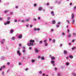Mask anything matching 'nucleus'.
Returning a JSON list of instances; mask_svg holds the SVG:
<instances>
[{
	"mask_svg": "<svg viewBox=\"0 0 76 76\" xmlns=\"http://www.w3.org/2000/svg\"><path fill=\"white\" fill-rule=\"evenodd\" d=\"M39 50L38 49V48H34V52L35 53L37 54L39 53Z\"/></svg>",
	"mask_w": 76,
	"mask_h": 76,
	"instance_id": "f257e3e1",
	"label": "nucleus"
},
{
	"mask_svg": "<svg viewBox=\"0 0 76 76\" xmlns=\"http://www.w3.org/2000/svg\"><path fill=\"white\" fill-rule=\"evenodd\" d=\"M19 50H20V48H18V50H17V53L18 56H20L21 55V53H20V52Z\"/></svg>",
	"mask_w": 76,
	"mask_h": 76,
	"instance_id": "f03ea898",
	"label": "nucleus"
},
{
	"mask_svg": "<svg viewBox=\"0 0 76 76\" xmlns=\"http://www.w3.org/2000/svg\"><path fill=\"white\" fill-rule=\"evenodd\" d=\"M10 23V21L9 20H7L6 22L4 23V25H9Z\"/></svg>",
	"mask_w": 76,
	"mask_h": 76,
	"instance_id": "7ed1b4c3",
	"label": "nucleus"
},
{
	"mask_svg": "<svg viewBox=\"0 0 76 76\" xmlns=\"http://www.w3.org/2000/svg\"><path fill=\"white\" fill-rule=\"evenodd\" d=\"M34 43H32L31 42H29L28 43H27V45L28 47H31V46H33L34 45Z\"/></svg>",
	"mask_w": 76,
	"mask_h": 76,
	"instance_id": "20e7f679",
	"label": "nucleus"
},
{
	"mask_svg": "<svg viewBox=\"0 0 76 76\" xmlns=\"http://www.w3.org/2000/svg\"><path fill=\"white\" fill-rule=\"evenodd\" d=\"M34 31H40V28H34Z\"/></svg>",
	"mask_w": 76,
	"mask_h": 76,
	"instance_id": "39448f33",
	"label": "nucleus"
},
{
	"mask_svg": "<svg viewBox=\"0 0 76 76\" xmlns=\"http://www.w3.org/2000/svg\"><path fill=\"white\" fill-rule=\"evenodd\" d=\"M71 19L72 20L73 19L75 18V14L74 13H72L71 15Z\"/></svg>",
	"mask_w": 76,
	"mask_h": 76,
	"instance_id": "423d86ee",
	"label": "nucleus"
},
{
	"mask_svg": "<svg viewBox=\"0 0 76 76\" xmlns=\"http://www.w3.org/2000/svg\"><path fill=\"white\" fill-rule=\"evenodd\" d=\"M22 34H20L18 36V38L19 39H21L22 38Z\"/></svg>",
	"mask_w": 76,
	"mask_h": 76,
	"instance_id": "0eeeda50",
	"label": "nucleus"
},
{
	"mask_svg": "<svg viewBox=\"0 0 76 76\" xmlns=\"http://www.w3.org/2000/svg\"><path fill=\"white\" fill-rule=\"evenodd\" d=\"M50 13L52 16H55V15H54V12L53 11L50 12Z\"/></svg>",
	"mask_w": 76,
	"mask_h": 76,
	"instance_id": "6e6552de",
	"label": "nucleus"
},
{
	"mask_svg": "<svg viewBox=\"0 0 76 76\" xmlns=\"http://www.w3.org/2000/svg\"><path fill=\"white\" fill-rule=\"evenodd\" d=\"M5 67H6V66L4 65L1 66L0 68V71H1L2 69H4Z\"/></svg>",
	"mask_w": 76,
	"mask_h": 76,
	"instance_id": "1a4fd4ad",
	"label": "nucleus"
},
{
	"mask_svg": "<svg viewBox=\"0 0 76 76\" xmlns=\"http://www.w3.org/2000/svg\"><path fill=\"white\" fill-rule=\"evenodd\" d=\"M5 41V39H3L1 40V44H4V42Z\"/></svg>",
	"mask_w": 76,
	"mask_h": 76,
	"instance_id": "9d476101",
	"label": "nucleus"
},
{
	"mask_svg": "<svg viewBox=\"0 0 76 76\" xmlns=\"http://www.w3.org/2000/svg\"><path fill=\"white\" fill-rule=\"evenodd\" d=\"M58 25H56V28H58L59 26H60V25L61 23L60 22H58L57 23Z\"/></svg>",
	"mask_w": 76,
	"mask_h": 76,
	"instance_id": "9b49d317",
	"label": "nucleus"
},
{
	"mask_svg": "<svg viewBox=\"0 0 76 76\" xmlns=\"http://www.w3.org/2000/svg\"><path fill=\"white\" fill-rule=\"evenodd\" d=\"M14 32V30L13 29H11L10 31V33L11 34H12L13 32Z\"/></svg>",
	"mask_w": 76,
	"mask_h": 76,
	"instance_id": "f8f14e48",
	"label": "nucleus"
},
{
	"mask_svg": "<svg viewBox=\"0 0 76 76\" xmlns=\"http://www.w3.org/2000/svg\"><path fill=\"white\" fill-rule=\"evenodd\" d=\"M55 3H57L58 4H60L61 3V1H55Z\"/></svg>",
	"mask_w": 76,
	"mask_h": 76,
	"instance_id": "ddd939ff",
	"label": "nucleus"
},
{
	"mask_svg": "<svg viewBox=\"0 0 76 76\" xmlns=\"http://www.w3.org/2000/svg\"><path fill=\"white\" fill-rule=\"evenodd\" d=\"M30 42H32V43H34L35 42V40H34L31 39L29 41Z\"/></svg>",
	"mask_w": 76,
	"mask_h": 76,
	"instance_id": "4468645a",
	"label": "nucleus"
},
{
	"mask_svg": "<svg viewBox=\"0 0 76 76\" xmlns=\"http://www.w3.org/2000/svg\"><path fill=\"white\" fill-rule=\"evenodd\" d=\"M42 9H43L42 7H38V10H39V11H41V10H42Z\"/></svg>",
	"mask_w": 76,
	"mask_h": 76,
	"instance_id": "2eb2a0df",
	"label": "nucleus"
},
{
	"mask_svg": "<svg viewBox=\"0 0 76 76\" xmlns=\"http://www.w3.org/2000/svg\"><path fill=\"white\" fill-rule=\"evenodd\" d=\"M56 59V58L54 56H52L51 58V60H54Z\"/></svg>",
	"mask_w": 76,
	"mask_h": 76,
	"instance_id": "dca6fc26",
	"label": "nucleus"
},
{
	"mask_svg": "<svg viewBox=\"0 0 76 76\" xmlns=\"http://www.w3.org/2000/svg\"><path fill=\"white\" fill-rule=\"evenodd\" d=\"M35 62V60L32 59L31 60V62L32 63H34Z\"/></svg>",
	"mask_w": 76,
	"mask_h": 76,
	"instance_id": "f3484780",
	"label": "nucleus"
},
{
	"mask_svg": "<svg viewBox=\"0 0 76 76\" xmlns=\"http://www.w3.org/2000/svg\"><path fill=\"white\" fill-rule=\"evenodd\" d=\"M52 24H56V20H53L52 22Z\"/></svg>",
	"mask_w": 76,
	"mask_h": 76,
	"instance_id": "a211bd4d",
	"label": "nucleus"
},
{
	"mask_svg": "<svg viewBox=\"0 0 76 76\" xmlns=\"http://www.w3.org/2000/svg\"><path fill=\"white\" fill-rule=\"evenodd\" d=\"M64 54H67V50H64Z\"/></svg>",
	"mask_w": 76,
	"mask_h": 76,
	"instance_id": "6ab92c4d",
	"label": "nucleus"
},
{
	"mask_svg": "<svg viewBox=\"0 0 76 76\" xmlns=\"http://www.w3.org/2000/svg\"><path fill=\"white\" fill-rule=\"evenodd\" d=\"M69 57L71 59L73 58V56L72 55H69Z\"/></svg>",
	"mask_w": 76,
	"mask_h": 76,
	"instance_id": "aec40b11",
	"label": "nucleus"
},
{
	"mask_svg": "<svg viewBox=\"0 0 76 76\" xmlns=\"http://www.w3.org/2000/svg\"><path fill=\"white\" fill-rule=\"evenodd\" d=\"M40 59H41V60H45V58L43 56L40 58Z\"/></svg>",
	"mask_w": 76,
	"mask_h": 76,
	"instance_id": "412c9836",
	"label": "nucleus"
},
{
	"mask_svg": "<svg viewBox=\"0 0 76 76\" xmlns=\"http://www.w3.org/2000/svg\"><path fill=\"white\" fill-rule=\"evenodd\" d=\"M76 47H74L72 48V50H75L76 49Z\"/></svg>",
	"mask_w": 76,
	"mask_h": 76,
	"instance_id": "4be33fe9",
	"label": "nucleus"
},
{
	"mask_svg": "<svg viewBox=\"0 0 76 76\" xmlns=\"http://www.w3.org/2000/svg\"><path fill=\"white\" fill-rule=\"evenodd\" d=\"M72 37V34H69L68 35V38H70Z\"/></svg>",
	"mask_w": 76,
	"mask_h": 76,
	"instance_id": "5701e85b",
	"label": "nucleus"
},
{
	"mask_svg": "<svg viewBox=\"0 0 76 76\" xmlns=\"http://www.w3.org/2000/svg\"><path fill=\"white\" fill-rule=\"evenodd\" d=\"M69 63L68 62H66L65 64V65H66V66H69Z\"/></svg>",
	"mask_w": 76,
	"mask_h": 76,
	"instance_id": "b1692460",
	"label": "nucleus"
},
{
	"mask_svg": "<svg viewBox=\"0 0 76 76\" xmlns=\"http://www.w3.org/2000/svg\"><path fill=\"white\" fill-rule=\"evenodd\" d=\"M51 64H54V63H55V62L54 61L52 60L51 61Z\"/></svg>",
	"mask_w": 76,
	"mask_h": 76,
	"instance_id": "393cba45",
	"label": "nucleus"
},
{
	"mask_svg": "<svg viewBox=\"0 0 76 76\" xmlns=\"http://www.w3.org/2000/svg\"><path fill=\"white\" fill-rule=\"evenodd\" d=\"M7 19L8 20H10L11 18L10 17H7Z\"/></svg>",
	"mask_w": 76,
	"mask_h": 76,
	"instance_id": "a878e982",
	"label": "nucleus"
},
{
	"mask_svg": "<svg viewBox=\"0 0 76 76\" xmlns=\"http://www.w3.org/2000/svg\"><path fill=\"white\" fill-rule=\"evenodd\" d=\"M1 60H4L5 58V57L4 56H2L1 58Z\"/></svg>",
	"mask_w": 76,
	"mask_h": 76,
	"instance_id": "bb28decb",
	"label": "nucleus"
},
{
	"mask_svg": "<svg viewBox=\"0 0 76 76\" xmlns=\"http://www.w3.org/2000/svg\"><path fill=\"white\" fill-rule=\"evenodd\" d=\"M76 9V6H75L73 8V10L74 11H75V10Z\"/></svg>",
	"mask_w": 76,
	"mask_h": 76,
	"instance_id": "cd10ccee",
	"label": "nucleus"
},
{
	"mask_svg": "<svg viewBox=\"0 0 76 76\" xmlns=\"http://www.w3.org/2000/svg\"><path fill=\"white\" fill-rule=\"evenodd\" d=\"M72 75L73 76H76V73H72Z\"/></svg>",
	"mask_w": 76,
	"mask_h": 76,
	"instance_id": "c85d7f7f",
	"label": "nucleus"
},
{
	"mask_svg": "<svg viewBox=\"0 0 76 76\" xmlns=\"http://www.w3.org/2000/svg\"><path fill=\"white\" fill-rule=\"evenodd\" d=\"M44 45H45V46H46V47L48 46V44L46 43H44Z\"/></svg>",
	"mask_w": 76,
	"mask_h": 76,
	"instance_id": "c756f323",
	"label": "nucleus"
},
{
	"mask_svg": "<svg viewBox=\"0 0 76 76\" xmlns=\"http://www.w3.org/2000/svg\"><path fill=\"white\" fill-rule=\"evenodd\" d=\"M7 12H9V10H5L4 11V13H7Z\"/></svg>",
	"mask_w": 76,
	"mask_h": 76,
	"instance_id": "7c9ffc66",
	"label": "nucleus"
},
{
	"mask_svg": "<svg viewBox=\"0 0 76 76\" xmlns=\"http://www.w3.org/2000/svg\"><path fill=\"white\" fill-rule=\"evenodd\" d=\"M72 24L75 23V19H73V20H72Z\"/></svg>",
	"mask_w": 76,
	"mask_h": 76,
	"instance_id": "2f4dec72",
	"label": "nucleus"
},
{
	"mask_svg": "<svg viewBox=\"0 0 76 76\" xmlns=\"http://www.w3.org/2000/svg\"><path fill=\"white\" fill-rule=\"evenodd\" d=\"M21 22H22L23 23H24L25 22V21L24 20H22L21 21Z\"/></svg>",
	"mask_w": 76,
	"mask_h": 76,
	"instance_id": "473e14b6",
	"label": "nucleus"
},
{
	"mask_svg": "<svg viewBox=\"0 0 76 76\" xmlns=\"http://www.w3.org/2000/svg\"><path fill=\"white\" fill-rule=\"evenodd\" d=\"M12 40H15V37H12Z\"/></svg>",
	"mask_w": 76,
	"mask_h": 76,
	"instance_id": "72a5a7b5",
	"label": "nucleus"
},
{
	"mask_svg": "<svg viewBox=\"0 0 76 76\" xmlns=\"http://www.w3.org/2000/svg\"><path fill=\"white\" fill-rule=\"evenodd\" d=\"M34 7H37V4H36L35 3L34 4Z\"/></svg>",
	"mask_w": 76,
	"mask_h": 76,
	"instance_id": "f704fd0d",
	"label": "nucleus"
},
{
	"mask_svg": "<svg viewBox=\"0 0 76 76\" xmlns=\"http://www.w3.org/2000/svg\"><path fill=\"white\" fill-rule=\"evenodd\" d=\"M26 52V50H23V53H25Z\"/></svg>",
	"mask_w": 76,
	"mask_h": 76,
	"instance_id": "c9c22d12",
	"label": "nucleus"
},
{
	"mask_svg": "<svg viewBox=\"0 0 76 76\" xmlns=\"http://www.w3.org/2000/svg\"><path fill=\"white\" fill-rule=\"evenodd\" d=\"M42 71H40L39 72V74H42Z\"/></svg>",
	"mask_w": 76,
	"mask_h": 76,
	"instance_id": "e433bc0d",
	"label": "nucleus"
},
{
	"mask_svg": "<svg viewBox=\"0 0 76 76\" xmlns=\"http://www.w3.org/2000/svg\"><path fill=\"white\" fill-rule=\"evenodd\" d=\"M52 42H53V43H54V42H56V40L53 39V41H52Z\"/></svg>",
	"mask_w": 76,
	"mask_h": 76,
	"instance_id": "4c0bfd02",
	"label": "nucleus"
},
{
	"mask_svg": "<svg viewBox=\"0 0 76 76\" xmlns=\"http://www.w3.org/2000/svg\"><path fill=\"white\" fill-rule=\"evenodd\" d=\"M2 75H3V76H4V72L3 71L2 74Z\"/></svg>",
	"mask_w": 76,
	"mask_h": 76,
	"instance_id": "58836bf2",
	"label": "nucleus"
},
{
	"mask_svg": "<svg viewBox=\"0 0 76 76\" xmlns=\"http://www.w3.org/2000/svg\"><path fill=\"white\" fill-rule=\"evenodd\" d=\"M44 43H46V42H47V40L45 39L44 40Z\"/></svg>",
	"mask_w": 76,
	"mask_h": 76,
	"instance_id": "ea45409f",
	"label": "nucleus"
},
{
	"mask_svg": "<svg viewBox=\"0 0 76 76\" xmlns=\"http://www.w3.org/2000/svg\"><path fill=\"white\" fill-rule=\"evenodd\" d=\"M46 5L47 6H49V5H50V3H47Z\"/></svg>",
	"mask_w": 76,
	"mask_h": 76,
	"instance_id": "a19ab883",
	"label": "nucleus"
},
{
	"mask_svg": "<svg viewBox=\"0 0 76 76\" xmlns=\"http://www.w3.org/2000/svg\"><path fill=\"white\" fill-rule=\"evenodd\" d=\"M7 65H10V63L9 62H8L7 63Z\"/></svg>",
	"mask_w": 76,
	"mask_h": 76,
	"instance_id": "79ce46f5",
	"label": "nucleus"
},
{
	"mask_svg": "<svg viewBox=\"0 0 76 76\" xmlns=\"http://www.w3.org/2000/svg\"><path fill=\"white\" fill-rule=\"evenodd\" d=\"M14 22H18V20H17L16 19H15L14 20Z\"/></svg>",
	"mask_w": 76,
	"mask_h": 76,
	"instance_id": "37998d69",
	"label": "nucleus"
},
{
	"mask_svg": "<svg viewBox=\"0 0 76 76\" xmlns=\"http://www.w3.org/2000/svg\"><path fill=\"white\" fill-rule=\"evenodd\" d=\"M39 43L40 44H42V41L41 40L39 42Z\"/></svg>",
	"mask_w": 76,
	"mask_h": 76,
	"instance_id": "c03bdc74",
	"label": "nucleus"
},
{
	"mask_svg": "<svg viewBox=\"0 0 76 76\" xmlns=\"http://www.w3.org/2000/svg\"><path fill=\"white\" fill-rule=\"evenodd\" d=\"M26 21H27V22H28V21H29V19L27 18L26 20Z\"/></svg>",
	"mask_w": 76,
	"mask_h": 76,
	"instance_id": "a18cd8bd",
	"label": "nucleus"
},
{
	"mask_svg": "<svg viewBox=\"0 0 76 76\" xmlns=\"http://www.w3.org/2000/svg\"><path fill=\"white\" fill-rule=\"evenodd\" d=\"M38 20H40V19H41V17H38Z\"/></svg>",
	"mask_w": 76,
	"mask_h": 76,
	"instance_id": "49530a36",
	"label": "nucleus"
},
{
	"mask_svg": "<svg viewBox=\"0 0 76 76\" xmlns=\"http://www.w3.org/2000/svg\"><path fill=\"white\" fill-rule=\"evenodd\" d=\"M29 49L30 50H32V47H30L29 48Z\"/></svg>",
	"mask_w": 76,
	"mask_h": 76,
	"instance_id": "de8ad7c7",
	"label": "nucleus"
},
{
	"mask_svg": "<svg viewBox=\"0 0 76 76\" xmlns=\"http://www.w3.org/2000/svg\"><path fill=\"white\" fill-rule=\"evenodd\" d=\"M13 12H10V15H13Z\"/></svg>",
	"mask_w": 76,
	"mask_h": 76,
	"instance_id": "09e8293b",
	"label": "nucleus"
},
{
	"mask_svg": "<svg viewBox=\"0 0 76 76\" xmlns=\"http://www.w3.org/2000/svg\"><path fill=\"white\" fill-rule=\"evenodd\" d=\"M65 34V33H64V32H62V35H64V34Z\"/></svg>",
	"mask_w": 76,
	"mask_h": 76,
	"instance_id": "8fccbe9b",
	"label": "nucleus"
},
{
	"mask_svg": "<svg viewBox=\"0 0 76 76\" xmlns=\"http://www.w3.org/2000/svg\"><path fill=\"white\" fill-rule=\"evenodd\" d=\"M25 70L26 71H27V70H28V68H26Z\"/></svg>",
	"mask_w": 76,
	"mask_h": 76,
	"instance_id": "3c124183",
	"label": "nucleus"
},
{
	"mask_svg": "<svg viewBox=\"0 0 76 76\" xmlns=\"http://www.w3.org/2000/svg\"><path fill=\"white\" fill-rule=\"evenodd\" d=\"M18 7H19L18 6H15V8L16 9H18Z\"/></svg>",
	"mask_w": 76,
	"mask_h": 76,
	"instance_id": "603ef678",
	"label": "nucleus"
},
{
	"mask_svg": "<svg viewBox=\"0 0 76 76\" xmlns=\"http://www.w3.org/2000/svg\"><path fill=\"white\" fill-rule=\"evenodd\" d=\"M66 21L68 23H70V22H69V20H67Z\"/></svg>",
	"mask_w": 76,
	"mask_h": 76,
	"instance_id": "864d4df0",
	"label": "nucleus"
},
{
	"mask_svg": "<svg viewBox=\"0 0 76 76\" xmlns=\"http://www.w3.org/2000/svg\"><path fill=\"white\" fill-rule=\"evenodd\" d=\"M38 58H39V59H40V58H41V56H38Z\"/></svg>",
	"mask_w": 76,
	"mask_h": 76,
	"instance_id": "5fc2aeb1",
	"label": "nucleus"
},
{
	"mask_svg": "<svg viewBox=\"0 0 76 76\" xmlns=\"http://www.w3.org/2000/svg\"><path fill=\"white\" fill-rule=\"evenodd\" d=\"M33 26V25L32 24L30 25V28H32V27Z\"/></svg>",
	"mask_w": 76,
	"mask_h": 76,
	"instance_id": "6e6d98bb",
	"label": "nucleus"
},
{
	"mask_svg": "<svg viewBox=\"0 0 76 76\" xmlns=\"http://www.w3.org/2000/svg\"><path fill=\"white\" fill-rule=\"evenodd\" d=\"M49 58H51V57H52V56H51V55H50L49 56Z\"/></svg>",
	"mask_w": 76,
	"mask_h": 76,
	"instance_id": "4d7b16f0",
	"label": "nucleus"
},
{
	"mask_svg": "<svg viewBox=\"0 0 76 76\" xmlns=\"http://www.w3.org/2000/svg\"><path fill=\"white\" fill-rule=\"evenodd\" d=\"M72 45V43L70 42L69 43V45Z\"/></svg>",
	"mask_w": 76,
	"mask_h": 76,
	"instance_id": "13d9d810",
	"label": "nucleus"
},
{
	"mask_svg": "<svg viewBox=\"0 0 76 76\" xmlns=\"http://www.w3.org/2000/svg\"><path fill=\"white\" fill-rule=\"evenodd\" d=\"M3 18H0V20H2Z\"/></svg>",
	"mask_w": 76,
	"mask_h": 76,
	"instance_id": "bf43d9fd",
	"label": "nucleus"
},
{
	"mask_svg": "<svg viewBox=\"0 0 76 76\" xmlns=\"http://www.w3.org/2000/svg\"><path fill=\"white\" fill-rule=\"evenodd\" d=\"M69 5L70 6H72V3L71 2L70 4H69Z\"/></svg>",
	"mask_w": 76,
	"mask_h": 76,
	"instance_id": "052dcab7",
	"label": "nucleus"
},
{
	"mask_svg": "<svg viewBox=\"0 0 76 76\" xmlns=\"http://www.w3.org/2000/svg\"><path fill=\"white\" fill-rule=\"evenodd\" d=\"M26 27H27V28H28V27H29V25L28 24L26 25Z\"/></svg>",
	"mask_w": 76,
	"mask_h": 76,
	"instance_id": "680f3d73",
	"label": "nucleus"
},
{
	"mask_svg": "<svg viewBox=\"0 0 76 76\" xmlns=\"http://www.w3.org/2000/svg\"><path fill=\"white\" fill-rule=\"evenodd\" d=\"M22 64V63H21V62H19V65H21Z\"/></svg>",
	"mask_w": 76,
	"mask_h": 76,
	"instance_id": "e2e57ef3",
	"label": "nucleus"
},
{
	"mask_svg": "<svg viewBox=\"0 0 76 76\" xmlns=\"http://www.w3.org/2000/svg\"><path fill=\"white\" fill-rule=\"evenodd\" d=\"M69 57L67 56L66 57V60H68V59H69Z\"/></svg>",
	"mask_w": 76,
	"mask_h": 76,
	"instance_id": "0e129e2a",
	"label": "nucleus"
},
{
	"mask_svg": "<svg viewBox=\"0 0 76 76\" xmlns=\"http://www.w3.org/2000/svg\"><path fill=\"white\" fill-rule=\"evenodd\" d=\"M63 46V45L62 44H61L60 45V47H62Z\"/></svg>",
	"mask_w": 76,
	"mask_h": 76,
	"instance_id": "69168bd1",
	"label": "nucleus"
},
{
	"mask_svg": "<svg viewBox=\"0 0 76 76\" xmlns=\"http://www.w3.org/2000/svg\"><path fill=\"white\" fill-rule=\"evenodd\" d=\"M45 9H43V12H45Z\"/></svg>",
	"mask_w": 76,
	"mask_h": 76,
	"instance_id": "338daca9",
	"label": "nucleus"
},
{
	"mask_svg": "<svg viewBox=\"0 0 76 76\" xmlns=\"http://www.w3.org/2000/svg\"><path fill=\"white\" fill-rule=\"evenodd\" d=\"M45 74L43 73V74H42V75H43V76H45Z\"/></svg>",
	"mask_w": 76,
	"mask_h": 76,
	"instance_id": "774afa93",
	"label": "nucleus"
}]
</instances>
